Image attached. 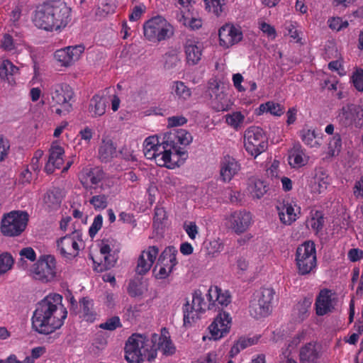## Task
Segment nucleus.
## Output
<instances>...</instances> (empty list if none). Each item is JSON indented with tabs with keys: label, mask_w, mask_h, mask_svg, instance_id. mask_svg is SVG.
<instances>
[{
	"label": "nucleus",
	"mask_w": 363,
	"mask_h": 363,
	"mask_svg": "<svg viewBox=\"0 0 363 363\" xmlns=\"http://www.w3.org/2000/svg\"><path fill=\"white\" fill-rule=\"evenodd\" d=\"M67 316L62 296L50 294L36 304L31 318L32 328L39 334L50 335L62 327Z\"/></svg>",
	"instance_id": "nucleus-1"
},
{
	"label": "nucleus",
	"mask_w": 363,
	"mask_h": 363,
	"mask_svg": "<svg viewBox=\"0 0 363 363\" xmlns=\"http://www.w3.org/2000/svg\"><path fill=\"white\" fill-rule=\"evenodd\" d=\"M71 9L60 0H48L37 5L32 14L35 27L46 31H60L71 20Z\"/></svg>",
	"instance_id": "nucleus-2"
},
{
	"label": "nucleus",
	"mask_w": 363,
	"mask_h": 363,
	"mask_svg": "<svg viewBox=\"0 0 363 363\" xmlns=\"http://www.w3.org/2000/svg\"><path fill=\"white\" fill-rule=\"evenodd\" d=\"M176 147L167 137L163 138L162 142L157 136H149L143 143V152L147 160H154L160 167L173 169L176 167L179 157L184 158L186 152Z\"/></svg>",
	"instance_id": "nucleus-3"
},
{
	"label": "nucleus",
	"mask_w": 363,
	"mask_h": 363,
	"mask_svg": "<svg viewBox=\"0 0 363 363\" xmlns=\"http://www.w3.org/2000/svg\"><path fill=\"white\" fill-rule=\"evenodd\" d=\"M157 335H154L150 340L140 334H133L125 345V358L129 363H143L145 361L152 362L157 357L155 342Z\"/></svg>",
	"instance_id": "nucleus-4"
},
{
	"label": "nucleus",
	"mask_w": 363,
	"mask_h": 363,
	"mask_svg": "<svg viewBox=\"0 0 363 363\" xmlns=\"http://www.w3.org/2000/svg\"><path fill=\"white\" fill-rule=\"evenodd\" d=\"M295 261L299 275L305 276L314 272L317 259L315 246L313 241H306L297 247Z\"/></svg>",
	"instance_id": "nucleus-5"
},
{
	"label": "nucleus",
	"mask_w": 363,
	"mask_h": 363,
	"mask_svg": "<svg viewBox=\"0 0 363 363\" xmlns=\"http://www.w3.org/2000/svg\"><path fill=\"white\" fill-rule=\"evenodd\" d=\"M28 220L26 211H12L5 213L1 220V233L6 237L18 236L26 230Z\"/></svg>",
	"instance_id": "nucleus-6"
},
{
	"label": "nucleus",
	"mask_w": 363,
	"mask_h": 363,
	"mask_svg": "<svg viewBox=\"0 0 363 363\" xmlns=\"http://www.w3.org/2000/svg\"><path fill=\"white\" fill-rule=\"evenodd\" d=\"M51 107H55L57 115L67 113L72 108L71 103L74 96L72 88L66 83H59L52 85L50 89Z\"/></svg>",
	"instance_id": "nucleus-7"
},
{
	"label": "nucleus",
	"mask_w": 363,
	"mask_h": 363,
	"mask_svg": "<svg viewBox=\"0 0 363 363\" xmlns=\"http://www.w3.org/2000/svg\"><path fill=\"white\" fill-rule=\"evenodd\" d=\"M244 147L254 157L265 152L268 147V138L263 129L258 126L248 128L244 133Z\"/></svg>",
	"instance_id": "nucleus-8"
},
{
	"label": "nucleus",
	"mask_w": 363,
	"mask_h": 363,
	"mask_svg": "<svg viewBox=\"0 0 363 363\" xmlns=\"http://www.w3.org/2000/svg\"><path fill=\"white\" fill-rule=\"evenodd\" d=\"M144 35L150 41H162L173 34L172 26L161 16L147 21L143 25Z\"/></svg>",
	"instance_id": "nucleus-9"
},
{
	"label": "nucleus",
	"mask_w": 363,
	"mask_h": 363,
	"mask_svg": "<svg viewBox=\"0 0 363 363\" xmlns=\"http://www.w3.org/2000/svg\"><path fill=\"white\" fill-rule=\"evenodd\" d=\"M274 291L270 288H263L251 300L249 312L252 317L259 319L267 316L272 310V301L274 298Z\"/></svg>",
	"instance_id": "nucleus-10"
},
{
	"label": "nucleus",
	"mask_w": 363,
	"mask_h": 363,
	"mask_svg": "<svg viewBox=\"0 0 363 363\" xmlns=\"http://www.w3.org/2000/svg\"><path fill=\"white\" fill-rule=\"evenodd\" d=\"M56 263L53 255L40 256L30 270L33 277L43 283L52 281L57 274Z\"/></svg>",
	"instance_id": "nucleus-11"
},
{
	"label": "nucleus",
	"mask_w": 363,
	"mask_h": 363,
	"mask_svg": "<svg viewBox=\"0 0 363 363\" xmlns=\"http://www.w3.org/2000/svg\"><path fill=\"white\" fill-rule=\"evenodd\" d=\"M82 240L77 231L67 234L56 240L57 251L67 260H72L79 253Z\"/></svg>",
	"instance_id": "nucleus-12"
},
{
	"label": "nucleus",
	"mask_w": 363,
	"mask_h": 363,
	"mask_svg": "<svg viewBox=\"0 0 363 363\" xmlns=\"http://www.w3.org/2000/svg\"><path fill=\"white\" fill-rule=\"evenodd\" d=\"M203 298L201 290H196L192 295L191 304L189 301L183 306L184 325L191 326L196 320L200 319L203 313Z\"/></svg>",
	"instance_id": "nucleus-13"
},
{
	"label": "nucleus",
	"mask_w": 363,
	"mask_h": 363,
	"mask_svg": "<svg viewBox=\"0 0 363 363\" xmlns=\"http://www.w3.org/2000/svg\"><path fill=\"white\" fill-rule=\"evenodd\" d=\"M231 326V318L227 312H219L213 323L208 326L209 340H218L226 335Z\"/></svg>",
	"instance_id": "nucleus-14"
},
{
	"label": "nucleus",
	"mask_w": 363,
	"mask_h": 363,
	"mask_svg": "<svg viewBox=\"0 0 363 363\" xmlns=\"http://www.w3.org/2000/svg\"><path fill=\"white\" fill-rule=\"evenodd\" d=\"M208 301V310L220 311L231 302V296L228 291H223L217 286H211L206 294Z\"/></svg>",
	"instance_id": "nucleus-15"
},
{
	"label": "nucleus",
	"mask_w": 363,
	"mask_h": 363,
	"mask_svg": "<svg viewBox=\"0 0 363 363\" xmlns=\"http://www.w3.org/2000/svg\"><path fill=\"white\" fill-rule=\"evenodd\" d=\"M105 177L104 170L99 167L84 168L79 174V180L86 190L96 189Z\"/></svg>",
	"instance_id": "nucleus-16"
},
{
	"label": "nucleus",
	"mask_w": 363,
	"mask_h": 363,
	"mask_svg": "<svg viewBox=\"0 0 363 363\" xmlns=\"http://www.w3.org/2000/svg\"><path fill=\"white\" fill-rule=\"evenodd\" d=\"M220 45L228 48L242 39V33L239 28L233 24L226 23L218 30Z\"/></svg>",
	"instance_id": "nucleus-17"
},
{
	"label": "nucleus",
	"mask_w": 363,
	"mask_h": 363,
	"mask_svg": "<svg viewBox=\"0 0 363 363\" xmlns=\"http://www.w3.org/2000/svg\"><path fill=\"white\" fill-rule=\"evenodd\" d=\"M230 228L237 234L244 233L252 223V214L245 210L235 211L227 218Z\"/></svg>",
	"instance_id": "nucleus-18"
},
{
	"label": "nucleus",
	"mask_w": 363,
	"mask_h": 363,
	"mask_svg": "<svg viewBox=\"0 0 363 363\" xmlns=\"http://www.w3.org/2000/svg\"><path fill=\"white\" fill-rule=\"evenodd\" d=\"M159 254V248L157 246H149L141 252L138 257L136 267V272L138 274H145L152 267Z\"/></svg>",
	"instance_id": "nucleus-19"
},
{
	"label": "nucleus",
	"mask_w": 363,
	"mask_h": 363,
	"mask_svg": "<svg viewBox=\"0 0 363 363\" xmlns=\"http://www.w3.org/2000/svg\"><path fill=\"white\" fill-rule=\"evenodd\" d=\"M84 51L83 45H77L75 46H69L60 50H57L55 52V58L61 62L63 66H69L73 62L79 60L80 55Z\"/></svg>",
	"instance_id": "nucleus-20"
},
{
	"label": "nucleus",
	"mask_w": 363,
	"mask_h": 363,
	"mask_svg": "<svg viewBox=\"0 0 363 363\" xmlns=\"http://www.w3.org/2000/svg\"><path fill=\"white\" fill-rule=\"evenodd\" d=\"M240 169V164L233 157L225 156L220 161V177L224 182H230Z\"/></svg>",
	"instance_id": "nucleus-21"
},
{
	"label": "nucleus",
	"mask_w": 363,
	"mask_h": 363,
	"mask_svg": "<svg viewBox=\"0 0 363 363\" xmlns=\"http://www.w3.org/2000/svg\"><path fill=\"white\" fill-rule=\"evenodd\" d=\"M295 207H296L295 203L285 200L277 206L279 217L282 223L291 225L298 218L300 207L297 208L298 213L295 211Z\"/></svg>",
	"instance_id": "nucleus-22"
},
{
	"label": "nucleus",
	"mask_w": 363,
	"mask_h": 363,
	"mask_svg": "<svg viewBox=\"0 0 363 363\" xmlns=\"http://www.w3.org/2000/svg\"><path fill=\"white\" fill-rule=\"evenodd\" d=\"M64 149L57 145H52L50 149V155L45 166V171L48 174H52L55 169H60L64 162Z\"/></svg>",
	"instance_id": "nucleus-23"
},
{
	"label": "nucleus",
	"mask_w": 363,
	"mask_h": 363,
	"mask_svg": "<svg viewBox=\"0 0 363 363\" xmlns=\"http://www.w3.org/2000/svg\"><path fill=\"white\" fill-rule=\"evenodd\" d=\"M62 201V191L59 188L48 190L43 197V207L48 212L60 208Z\"/></svg>",
	"instance_id": "nucleus-24"
},
{
	"label": "nucleus",
	"mask_w": 363,
	"mask_h": 363,
	"mask_svg": "<svg viewBox=\"0 0 363 363\" xmlns=\"http://www.w3.org/2000/svg\"><path fill=\"white\" fill-rule=\"evenodd\" d=\"M269 189L266 182L257 178H250L247 186V192L253 200L262 199Z\"/></svg>",
	"instance_id": "nucleus-25"
},
{
	"label": "nucleus",
	"mask_w": 363,
	"mask_h": 363,
	"mask_svg": "<svg viewBox=\"0 0 363 363\" xmlns=\"http://www.w3.org/2000/svg\"><path fill=\"white\" fill-rule=\"evenodd\" d=\"M202 51V43L191 39L186 40L185 44V52L189 64H197L201 59Z\"/></svg>",
	"instance_id": "nucleus-26"
},
{
	"label": "nucleus",
	"mask_w": 363,
	"mask_h": 363,
	"mask_svg": "<svg viewBox=\"0 0 363 363\" xmlns=\"http://www.w3.org/2000/svg\"><path fill=\"white\" fill-rule=\"evenodd\" d=\"M320 354L315 342H308L303 345L299 352L301 363H318Z\"/></svg>",
	"instance_id": "nucleus-27"
},
{
	"label": "nucleus",
	"mask_w": 363,
	"mask_h": 363,
	"mask_svg": "<svg viewBox=\"0 0 363 363\" xmlns=\"http://www.w3.org/2000/svg\"><path fill=\"white\" fill-rule=\"evenodd\" d=\"M315 311L318 315H324L331 311V292L328 289L321 290L315 300Z\"/></svg>",
	"instance_id": "nucleus-28"
},
{
	"label": "nucleus",
	"mask_w": 363,
	"mask_h": 363,
	"mask_svg": "<svg viewBox=\"0 0 363 363\" xmlns=\"http://www.w3.org/2000/svg\"><path fill=\"white\" fill-rule=\"evenodd\" d=\"M359 111V107L354 104H347L342 108L338 118L345 126H350L356 123L357 117Z\"/></svg>",
	"instance_id": "nucleus-29"
},
{
	"label": "nucleus",
	"mask_w": 363,
	"mask_h": 363,
	"mask_svg": "<svg viewBox=\"0 0 363 363\" xmlns=\"http://www.w3.org/2000/svg\"><path fill=\"white\" fill-rule=\"evenodd\" d=\"M167 137L168 142L173 144L176 147L175 149H180L184 151H186L184 148L181 147L178 145L186 146L192 140L191 135L184 129H178L175 133L167 135Z\"/></svg>",
	"instance_id": "nucleus-30"
},
{
	"label": "nucleus",
	"mask_w": 363,
	"mask_h": 363,
	"mask_svg": "<svg viewBox=\"0 0 363 363\" xmlns=\"http://www.w3.org/2000/svg\"><path fill=\"white\" fill-rule=\"evenodd\" d=\"M311 303V299L309 298H304L298 302L293 310L292 314L296 322L301 323L308 317Z\"/></svg>",
	"instance_id": "nucleus-31"
},
{
	"label": "nucleus",
	"mask_w": 363,
	"mask_h": 363,
	"mask_svg": "<svg viewBox=\"0 0 363 363\" xmlns=\"http://www.w3.org/2000/svg\"><path fill=\"white\" fill-rule=\"evenodd\" d=\"M106 99L99 95H94L90 100L89 111L92 117L101 116L106 112Z\"/></svg>",
	"instance_id": "nucleus-32"
},
{
	"label": "nucleus",
	"mask_w": 363,
	"mask_h": 363,
	"mask_svg": "<svg viewBox=\"0 0 363 363\" xmlns=\"http://www.w3.org/2000/svg\"><path fill=\"white\" fill-rule=\"evenodd\" d=\"M116 152V147L111 139H103L99 148V155L101 162L110 161Z\"/></svg>",
	"instance_id": "nucleus-33"
},
{
	"label": "nucleus",
	"mask_w": 363,
	"mask_h": 363,
	"mask_svg": "<svg viewBox=\"0 0 363 363\" xmlns=\"http://www.w3.org/2000/svg\"><path fill=\"white\" fill-rule=\"evenodd\" d=\"M289 162L293 167H302L307 162L305 152L300 145H294L289 156Z\"/></svg>",
	"instance_id": "nucleus-34"
},
{
	"label": "nucleus",
	"mask_w": 363,
	"mask_h": 363,
	"mask_svg": "<svg viewBox=\"0 0 363 363\" xmlns=\"http://www.w3.org/2000/svg\"><path fill=\"white\" fill-rule=\"evenodd\" d=\"M18 67L14 65L10 60H3L0 65V78L7 80L9 84L14 83L13 76L18 74Z\"/></svg>",
	"instance_id": "nucleus-35"
},
{
	"label": "nucleus",
	"mask_w": 363,
	"mask_h": 363,
	"mask_svg": "<svg viewBox=\"0 0 363 363\" xmlns=\"http://www.w3.org/2000/svg\"><path fill=\"white\" fill-rule=\"evenodd\" d=\"M177 252L174 247H166L160 255L157 263L165 267L171 266V268H174L177 264Z\"/></svg>",
	"instance_id": "nucleus-36"
},
{
	"label": "nucleus",
	"mask_w": 363,
	"mask_h": 363,
	"mask_svg": "<svg viewBox=\"0 0 363 363\" xmlns=\"http://www.w3.org/2000/svg\"><path fill=\"white\" fill-rule=\"evenodd\" d=\"M79 303L84 319L89 322H93L96 317V313L93 309V301L86 297H84L79 301Z\"/></svg>",
	"instance_id": "nucleus-37"
},
{
	"label": "nucleus",
	"mask_w": 363,
	"mask_h": 363,
	"mask_svg": "<svg viewBox=\"0 0 363 363\" xmlns=\"http://www.w3.org/2000/svg\"><path fill=\"white\" fill-rule=\"evenodd\" d=\"M225 123L235 130H240L245 119L240 111H234L225 116Z\"/></svg>",
	"instance_id": "nucleus-38"
},
{
	"label": "nucleus",
	"mask_w": 363,
	"mask_h": 363,
	"mask_svg": "<svg viewBox=\"0 0 363 363\" xmlns=\"http://www.w3.org/2000/svg\"><path fill=\"white\" fill-rule=\"evenodd\" d=\"M155 347L157 350H161L167 356L173 354L176 351V348L170 338L163 335L158 337V343L155 345Z\"/></svg>",
	"instance_id": "nucleus-39"
},
{
	"label": "nucleus",
	"mask_w": 363,
	"mask_h": 363,
	"mask_svg": "<svg viewBox=\"0 0 363 363\" xmlns=\"http://www.w3.org/2000/svg\"><path fill=\"white\" fill-rule=\"evenodd\" d=\"M172 93L179 99L186 100L191 96V90L183 82L175 81L172 86Z\"/></svg>",
	"instance_id": "nucleus-40"
},
{
	"label": "nucleus",
	"mask_w": 363,
	"mask_h": 363,
	"mask_svg": "<svg viewBox=\"0 0 363 363\" xmlns=\"http://www.w3.org/2000/svg\"><path fill=\"white\" fill-rule=\"evenodd\" d=\"M324 224L323 214L320 211H315L311 213V217L308 220V225L311 227V229L318 233L322 230Z\"/></svg>",
	"instance_id": "nucleus-41"
},
{
	"label": "nucleus",
	"mask_w": 363,
	"mask_h": 363,
	"mask_svg": "<svg viewBox=\"0 0 363 363\" xmlns=\"http://www.w3.org/2000/svg\"><path fill=\"white\" fill-rule=\"evenodd\" d=\"M177 20L179 22L182 23L184 26H189L191 29H199L202 26V21L199 18L186 17L184 13L181 11L180 13L177 14Z\"/></svg>",
	"instance_id": "nucleus-42"
},
{
	"label": "nucleus",
	"mask_w": 363,
	"mask_h": 363,
	"mask_svg": "<svg viewBox=\"0 0 363 363\" xmlns=\"http://www.w3.org/2000/svg\"><path fill=\"white\" fill-rule=\"evenodd\" d=\"M298 135L304 144L308 146L313 147L318 144L315 140L316 135L314 130L303 128L299 131Z\"/></svg>",
	"instance_id": "nucleus-43"
},
{
	"label": "nucleus",
	"mask_w": 363,
	"mask_h": 363,
	"mask_svg": "<svg viewBox=\"0 0 363 363\" xmlns=\"http://www.w3.org/2000/svg\"><path fill=\"white\" fill-rule=\"evenodd\" d=\"M342 149L341 135L336 133L330 139L328 143L329 154L332 156L337 155Z\"/></svg>",
	"instance_id": "nucleus-44"
},
{
	"label": "nucleus",
	"mask_w": 363,
	"mask_h": 363,
	"mask_svg": "<svg viewBox=\"0 0 363 363\" xmlns=\"http://www.w3.org/2000/svg\"><path fill=\"white\" fill-rule=\"evenodd\" d=\"M14 263V259L9 252H4L0 255V274H5L10 270Z\"/></svg>",
	"instance_id": "nucleus-45"
},
{
	"label": "nucleus",
	"mask_w": 363,
	"mask_h": 363,
	"mask_svg": "<svg viewBox=\"0 0 363 363\" xmlns=\"http://www.w3.org/2000/svg\"><path fill=\"white\" fill-rule=\"evenodd\" d=\"M89 203L96 211L105 209L108 205L107 196L104 194L93 196L89 199Z\"/></svg>",
	"instance_id": "nucleus-46"
},
{
	"label": "nucleus",
	"mask_w": 363,
	"mask_h": 363,
	"mask_svg": "<svg viewBox=\"0 0 363 363\" xmlns=\"http://www.w3.org/2000/svg\"><path fill=\"white\" fill-rule=\"evenodd\" d=\"M141 313V306L133 305L129 306L124 311V315L126 319L133 323L140 315Z\"/></svg>",
	"instance_id": "nucleus-47"
},
{
	"label": "nucleus",
	"mask_w": 363,
	"mask_h": 363,
	"mask_svg": "<svg viewBox=\"0 0 363 363\" xmlns=\"http://www.w3.org/2000/svg\"><path fill=\"white\" fill-rule=\"evenodd\" d=\"M121 327L122 324L118 316H113L99 325L100 328L109 331L115 330Z\"/></svg>",
	"instance_id": "nucleus-48"
},
{
	"label": "nucleus",
	"mask_w": 363,
	"mask_h": 363,
	"mask_svg": "<svg viewBox=\"0 0 363 363\" xmlns=\"http://www.w3.org/2000/svg\"><path fill=\"white\" fill-rule=\"evenodd\" d=\"M262 107L267 109L271 114L277 116H281L284 111V108L281 104L273 101H268L265 104H262L260 108Z\"/></svg>",
	"instance_id": "nucleus-49"
},
{
	"label": "nucleus",
	"mask_w": 363,
	"mask_h": 363,
	"mask_svg": "<svg viewBox=\"0 0 363 363\" xmlns=\"http://www.w3.org/2000/svg\"><path fill=\"white\" fill-rule=\"evenodd\" d=\"M21 256V259L18 262V266H21L23 268L24 267V258L28 259V260L33 262L36 259V254L34 250L32 247H25L23 248L19 253Z\"/></svg>",
	"instance_id": "nucleus-50"
},
{
	"label": "nucleus",
	"mask_w": 363,
	"mask_h": 363,
	"mask_svg": "<svg viewBox=\"0 0 363 363\" xmlns=\"http://www.w3.org/2000/svg\"><path fill=\"white\" fill-rule=\"evenodd\" d=\"M117 261V258L113 254H108L104 256H102L101 258V262L99 264L101 265L100 270H108L112 268Z\"/></svg>",
	"instance_id": "nucleus-51"
},
{
	"label": "nucleus",
	"mask_w": 363,
	"mask_h": 363,
	"mask_svg": "<svg viewBox=\"0 0 363 363\" xmlns=\"http://www.w3.org/2000/svg\"><path fill=\"white\" fill-rule=\"evenodd\" d=\"M328 23L329 28L336 31H340L346 28L349 26L348 22L347 21H343L340 17L330 18Z\"/></svg>",
	"instance_id": "nucleus-52"
},
{
	"label": "nucleus",
	"mask_w": 363,
	"mask_h": 363,
	"mask_svg": "<svg viewBox=\"0 0 363 363\" xmlns=\"http://www.w3.org/2000/svg\"><path fill=\"white\" fill-rule=\"evenodd\" d=\"M103 225V216L101 214L96 216L94 218L93 223L89 229V235L91 238H94L99 230L101 228Z\"/></svg>",
	"instance_id": "nucleus-53"
},
{
	"label": "nucleus",
	"mask_w": 363,
	"mask_h": 363,
	"mask_svg": "<svg viewBox=\"0 0 363 363\" xmlns=\"http://www.w3.org/2000/svg\"><path fill=\"white\" fill-rule=\"evenodd\" d=\"M352 81L354 86L359 91H363V69H357L352 74Z\"/></svg>",
	"instance_id": "nucleus-54"
},
{
	"label": "nucleus",
	"mask_w": 363,
	"mask_h": 363,
	"mask_svg": "<svg viewBox=\"0 0 363 363\" xmlns=\"http://www.w3.org/2000/svg\"><path fill=\"white\" fill-rule=\"evenodd\" d=\"M352 194L356 199H363V175L354 181Z\"/></svg>",
	"instance_id": "nucleus-55"
},
{
	"label": "nucleus",
	"mask_w": 363,
	"mask_h": 363,
	"mask_svg": "<svg viewBox=\"0 0 363 363\" xmlns=\"http://www.w3.org/2000/svg\"><path fill=\"white\" fill-rule=\"evenodd\" d=\"M228 198L230 202L233 204L242 205L244 202L245 195L240 191L229 189Z\"/></svg>",
	"instance_id": "nucleus-56"
},
{
	"label": "nucleus",
	"mask_w": 363,
	"mask_h": 363,
	"mask_svg": "<svg viewBox=\"0 0 363 363\" xmlns=\"http://www.w3.org/2000/svg\"><path fill=\"white\" fill-rule=\"evenodd\" d=\"M259 28L263 33H264L269 38L272 40L275 39L277 36V32L274 26L270 24L262 21L259 23Z\"/></svg>",
	"instance_id": "nucleus-57"
},
{
	"label": "nucleus",
	"mask_w": 363,
	"mask_h": 363,
	"mask_svg": "<svg viewBox=\"0 0 363 363\" xmlns=\"http://www.w3.org/2000/svg\"><path fill=\"white\" fill-rule=\"evenodd\" d=\"M305 335V333L303 331L298 333L296 334L293 338L291 340L289 343L288 344V348L286 352L284 353L285 356H288L291 354V350L295 349L303 339Z\"/></svg>",
	"instance_id": "nucleus-58"
},
{
	"label": "nucleus",
	"mask_w": 363,
	"mask_h": 363,
	"mask_svg": "<svg viewBox=\"0 0 363 363\" xmlns=\"http://www.w3.org/2000/svg\"><path fill=\"white\" fill-rule=\"evenodd\" d=\"M146 6L143 4L134 6L132 12L130 13L128 18L130 21H137L142 15L145 12Z\"/></svg>",
	"instance_id": "nucleus-59"
},
{
	"label": "nucleus",
	"mask_w": 363,
	"mask_h": 363,
	"mask_svg": "<svg viewBox=\"0 0 363 363\" xmlns=\"http://www.w3.org/2000/svg\"><path fill=\"white\" fill-rule=\"evenodd\" d=\"M206 248L208 255L214 256L216 254L220 252L222 250L223 245L218 239L211 241L208 246H207Z\"/></svg>",
	"instance_id": "nucleus-60"
},
{
	"label": "nucleus",
	"mask_w": 363,
	"mask_h": 363,
	"mask_svg": "<svg viewBox=\"0 0 363 363\" xmlns=\"http://www.w3.org/2000/svg\"><path fill=\"white\" fill-rule=\"evenodd\" d=\"M183 228L190 239L194 240L196 238L198 234V227L194 222L185 221Z\"/></svg>",
	"instance_id": "nucleus-61"
},
{
	"label": "nucleus",
	"mask_w": 363,
	"mask_h": 363,
	"mask_svg": "<svg viewBox=\"0 0 363 363\" xmlns=\"http://www.w3.org/2000/svg\"><path fill=\"white\" fill-rule=\"evenodd\" d=\"M1 48L6 51L15 50L16 45L12 36L9 34H5L3 36L1 43Z\"/></svg>",
	"instance_id": "nucleus-62"
},
{
	"label": "nucleus",
	"mask_w": 363,
	"mask_h": 363,
	"mask_svg": "<svg viewBox=\"0 0 363 363\" xmlns=\"http://www.w3.org/2000/svg\"><path fill=\"white\" fill-rule=\"evenodd\" d=\"M172 269L173 268H171V266L165 267L164 266L159 265V264L157 263L155 267V271L157 270L156 277L157 279H164L169 276V274L172 272Z\"/></svg>",
	"instance_id": "nucleus-63"
},
{
	"label": "nucleus",
	"mask_w": 363,
	"mask_h": 363,
	"mask_svg": "<svg viewBox=\"0 0 363 363\" xmlns=\"http://www.w3.org/2000/svg\"><path fill=\"white\" fill-rule=\"evenodd\" d=\"M169 127H177L186 123L187 119L182 116H174L167 119Z\"/></svg>",
	"instance_id": "nucleus-64"
}]
</instances>
